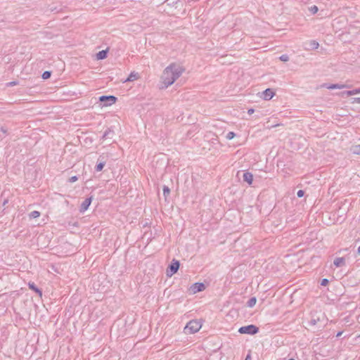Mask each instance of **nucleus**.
I'll return each mask as SVG.
<instances>
[{
	"label": "nucleus",
	"instance_id": "obj_25",
	"mask_svg": "<svg viewBox=\"0 0 360 360\" xmlns=\"http://www.w3.org/2000/svg\"><path fill=\"white\" fill-rule=\"evenodd\" d=\"M279 59L281 60V61H283V62H287L289 60V56L286 54H283V55H281L280 57H279Z\"/></svg>",
	"mask_w": 360,
	"mask_h": 360
},
{
	"label": "nucleus",
	"instance_id": "obj_29",
	"mask_svg": "<svg viewBox=\"0 0 360 360\" xmlns=\"http://www.w3.org/2000/svg\"><path fill=\"white\" fill-rule=\"evenodd\" d=\"M329 281L327 278H323L321 281V285L323 286H326L328 284Z\"/></svg>",
	"mask_w": 360,
	"mask_h": 360
},
{
	"label": "nucleus",
	"instance_id": "obj_14",
	"mask_svg": "<svg viewBox=\"0 0 360 360\" xmlns=\"http://www.w3.org/2000/svg\"><path fill=\"white\" fill-rule=\"evenodd\" d=\"M108 49L100 51L96 53V58L98 60H103L107 58Z\"/></svg>",
	"mask_w": 360,
	"mask_h": 360
},
{
	"label": "nucleus",
	"instance_id": "obj_11",
	"mask_svg": "<svg viewBox=\"0 0 360 360\" xmlns=\"http://www.w3.org/2000/svg\"><path fill=\"white\" fill-rule=\"evenodd\" d=\"M114 131L110 128H108L102 136L103 140L112 139L114 136Z\"/></svg>",
	"mask_w": 360,
	"mask_h": 360
},
{
	"label": "nucleus",
	"instance_id": "obj_23",
	"mask_svg": "<svg viewBox=\"0 0 360 360\" xmlns=\"http://www.w3.org/2000/svg\"><path fill=\"white\" fill-rule=\"evenodd\" d=\"M309 11L312 13V14H315L318 12L319 11V8L316 6H312L311 7L309 8Z\"/></svg>",
	"mask_w": 360,
	"mask_h": 360
},
{
	"label": "nucleus",
	"instance_id": "obj_1",
	"mask_svg": "<svg viewBox=\"0 0 360 360\" xmlns=\"http://www.w3.org/2000/svg\"><path fill=\"white\" fill-rule=\"evenodd\" d=\"M184 68L176 63H171L164 70L161 76L162 83L164 84L162 88H167L182 75Z\"/></svg>",
	"mask_w": 360,
	"mask_h": 360
},
{
	"label": "nucleus",
	"instance_id": "obj_17",
	"mask_svg": "<svg viewBox=\"0 0 360 360\" xmlns=\"http://www.w3.org/2000/svg\"><path fill=\"white\" fill-rule=\"evenodd\" d=\"M105 165V162L101 160L99 163H98L95 167V170L96 172H101L103 170L104 166Z\"/></svg>",
	"mask_w": 360,
	"mask_h": 360
},
{
	"label": "nucleus",
	"instance_id": "obj_15",
	"mask_svg": "<svg viewBox=\"0 0 360 360\" xmlns=\"http://www.w3.org/2000/svg\"><path fill=\"white\" fill-rule=\"evenodd\" d=\"M139 78V74L137 72H132L129 74L128 77L125 79L124 82H133Z\"/></svg>",
	"mask_w": 360,
	"mask_h": 360
},
{
	"label": "nucleus",
	"instance_id": "obj_26",
	"mask_svg": "<svg viewBox=\"0 0 360 360\" xmlns=\"http://www.w3.org/2000/svg\"><path fill=\"white\" fill-rule=\"evenodd\" d=\"M351 103H352V104H354V103L360 104V97L352 98L351 99Z\"/></svg>",
	"mask_w": 360,
	"mask_h": 360
},
{
	"label": "nucleus",
	"instance_id": "obj_20",
	"mask_svg": "<svg viewBox=\"0 0 360 360\" xmlns=\"http://www.w3.org/2000/svg\"><path fill=\"white\" fill-rule=\"evenodd\" d=\"M51 75V71H44L42 73L41 77H42V78L44 79H47L50 78Z\"/></svg>",
	"mask_w": 360,
	"mask_h": 360
},
{
	"label": "nucleus",
	"instance_id": "obj_30",
	"mask_svg": "<svg viewBox=\"0 0 360 360\" xmlns=\"http://www.w3.org/2000/svg\"><path fill=\"white\" fill-rule=\"evenodd\" d=\"M304 195V191L303 190H299L297 193V195L298 198H302Z\"/></svg>",
	"mask_w": 360,
	"mask_h": 360
},
{
	"label": "nucleus",
	"instance_id": "obj_18",
	"mask_svg": "<svg viewBox=\"0 0 360 360\" xmlns=\"http://www.w3.org/2000/svg\"><path fill=\"white\" fill-rule=\"evenodd\" d=\"M257 302V298L255 297H251L248 302H247V304L246 305L248 307H253L255 304Z\"/></svg>",
	"mask_w": 360,
	"mask_h": 360
},
{
	"label": "nucleus",
	"instance_id": "obj_22",
	"mask_svg": "<svg viewBox=\"0 0 360 360\" xmlns=\"http://www.w3.org/2000/svg\"><path fill=\"white\" fill-rule=\"evenodd\" d=\"M170 193V189L168 186H164L163 187V195L165 198Z\"/></svg>",
	"mask_w": 360,
	"mask_h": 360
},
{
	"label": "nucleus",
	"instance_id": "obj_16",
	"mask_svg": "<svg viewBox=\"0 0 360 360\" xmlns=\"http://www.w3.org/2000/svg\"><path fill=\"white\" fill-rule=\"evenodd\" d=\"M345 263V260L343 257H337L334 259L333 264L336 267L343 266Z\"/></svg>",
	"mask_w": 360,
	"mask_h": 360
},
{
	"label": "nucleus",
	"instance_id": "obj_9",
	"mask_svg": "<svg viewBox=\"0 0 360 360\" xmlns=\"http://www.w3.org/2000/svg\"><path fill=\"white\" fill-rule=\"evenodd\" d=\"M322 86L326 87L328 89H342L350 87L349 85L344 84H323Z\"/></svg>",
	"mask_w": 360,
	"mask_h": 360
},
{
	"label": "nucleus",
	"instance_id": "obj_35",
	"mask_svg": "<svg viewBox=\"0 0 360 360\" xmlns=\"http://www.w3.org/2000/svg\"><path fill=\"white\" fill-rule=\"evenodd\" d=\"M245 360H252V358H251V355L250 354H248V355L246 356Z\"/></svg>",
	"mask_w": 360,
	"mask_h": 360
},
{
	"label": "nucleus",
	"instance_id": "obj_8",
	"mask_svg": "<svg viewBox=\"0 0 360 360\" xmlns=\"http://www.w3.org/2000/svg\"><path fill=\"white\" fill-rule=\"evenodd\" d=\"M205 289V285L203 283H195L191 286L190 288L193 294L203 291Z\"/></svg>",
	"mask_w": 360,
	"mask_h": 360
},
{
	"label": "nucleus",
	"instance_id": "obj_6",
	"mask_svg": "<svg viewBox=\"0 0 360 360\" xmlns=\"http://www.w3.org/2000/svg\"><path fill=\"white\" fill-rule=\"evenodd\" d=\"M319 46V44L315 40L306 41L303 44L304 49L307 51L317 49Z\"/></svg>",
	"mask_w": 360,
	"mask_h": 360
},
{
	"label": "nucleus",
	"instance_id": "obj_12",
	"mask_svg": "<svg viewBox=\"0 0 360 360\" xmlns=\"http://www.w3.org/2000/svg\"><path fill=\"white\" fill-rule=\"evenodd\" d=\"M243 179L244 181H246L249 185H251L253 181V175L252 173L246 172L243 173Z\"/></svg>",
	"mask_w": 360,
	"mask_h": 360
},
{
	"label": "nucleus",
	"instance_id": "obj_28",
	"mask_svg": "<svg viewBox=\"0 0 360 360\" xmlns=\"http://www.w3.org/2000/svg\"><path fill=\"white\" fill-rule=\"evenodd\" d=\"M78 180L77 176H72L69 179L70 183H74Z\"/></svg>",
	"mask_w": 360,
	"mask_h": 360
},
{
	"label": "nucleus",
	"instance_id": "obj_38",
	"mask_svg": "<svg viewBox=\"0 0 360 360\" xmlns=\"http://www.w3.org/2000/svg\"><path fill=\"white\" fill-rule=\"evenodd\" d=\"M16 84H17V82H10L8 84H9V86H14V85H15Z\"/></svg>",
	"mask_w": 360,
	"mask_h": 360
},
{
	"label": "nucleus",
	"instance_id": "obj_31",
	"mask_svg": "<svg viewBox=\"0 0 360 360\" xmlns=\"http://www.w3.org/2000/svg\"><path fill=\"white\" fill-rule=\"evenodd\" d=\"M319 320L318 319H311L309 321V325L310 326H315L317 323V321Z\"/></svg>",
	"mask_w": 360,
	"mask_h": 360
},
{
	"label": "nucleus",
	"instance_id": "obj_7",
	"mask_svg": "<svg viewBox=\"0 0 360 360\" xmlns=\"http://www.w3.org/2000/svg\"><path fill=\"white\" fill-rule=\"evenodd\" d=\"M93 200V196H90L89 198H86L81 204L79 207V212L81 213H84L85 211H86L90 206L91 202Z\"/></svg>",
	"mask_w": 360,
	"mask_h": 360
},
{
	"label": "nucleus",
	"instance_id": "obj_27",
	"mask_svg": "<svg viewBox=\"0 0 360 360\" xmlns=\"http://www.w3.org/2000/svg\"><path fill=\"white\" fill-rule=\"evenodd\" d=\"M353 153L355 154H360V146H356L353 149Z\"/></svg>",
	"mask_w": 360,
	"mask_h": 360
},
{
	"label": "nucleus",
	"instance_id": "obj_40",
	"mask_svg": "<svg viewBox=\"0 0 360 360\" xmlns=\"http://www.w3.org/2000/svg\"><path fill=\"white\" fill-rule=\"evenodd\" d=\"M288 360H295V359H288Z\"/></svg>",
	"mask_w": 360,
	"mask_h": 360
},
{
	"label": "nucleus",
	"instance_id": "obj_19",
	"mask_svg": "<svg viewBox=\"0 0 360 360\" xmlns=\"http://www.w3.org/2000/svg\"><path fill=\"white\" fill-rule=\"evenodd\" d=\"M29 216H30V218H31V219H35L40 216V212L34 210V211L31 212L30 213Z\"/></svg>",
	"mask_w": 360,
	"mask_h": 360
},
{
	"label": "nucleus",
	"instance_id": "obj_24",
	"mask_svg": "<svg viewBox=\"0 0 360 360\" xmlns=\"http://www.w3.org/2000/svg\"><path fill=\"white\" fill-rule=\"evenodd\" d=\"M236 136V134L233 132V131H229L226 136V138L228 139V140H231L232 139H233Z\"/></svg>",
	"mask_w": 360,
	"mask_h": 360
},
{
	"label": "nucleus",
	"instance_id": "obj_39",
	"mask_svg": "<svg viewBox=\"0 0 360 360\" xmlns=\"http://www.w3.org/2000/svg\"><path fill=\"white\" fill-rule=\"evenodd\" d=\"M357 252L360 255V246L358 248Z\"/></svg>",
	"mask_w": 360,
	"mask_h": 360
},
{
	"label": "nucleus",
	"instance_id": "obj_32",
	"mask_svg": "<svg viewBox=\"0 0 360 360\" xmlns=\"http://www.w3.org/2000/svg\"><path fill=\"white\" fill-rule=\"evenodd\" d=\"M1 131L4 134V136L7 134V129L4 127H1Z\"/></svg>",
	"mask_w": 360,
	"mask_h": 360
},
{
	"label": "nucleus",
	"instance_id": "obj_5",
	"mask_svg": "<svg viewBox=\"0 0 360 360\" xmlns=\"http://www.w3.org/2000/svg\"><path fill=\"white\" fill-rule=\"evenodd\" d=\"M179 266L180 262L178 260L173 259L167 269V275L171 276L176 274L178 271Z\"/></svg>",
	"mask_w": 360,
	"mask_h": 360
},
{
	"label": "nucleus",
	"instance_id": "obj_37",
	"mask_svg": "<svg viewBox=\"0 0 360 360\" xmlns=\"http://www.w3.org/2000/svg\"><path fill=\"white\" fill-rule=\"evenodd\" d=\"M342 333H343L342 331H340V332H338V333L336 334V337H337V338L340 337V336L342 335Z\"/></svg>",
	"mask_w": 360,
	"mask_h": 360
},
{
	"label": "nucleus",
	"instance_id": "obj_13",
	"mask_svg": "<svg viewBox=\"0 0 360 360\" xmlns=\"http://www.w3.org/2000/svg\"><path fill=\"white\" fill-rule=\"evenodd\" d=\"M28 286H29V288L32 290L33 291H34L35 292H37V294H39V296H41L42 295V292L41 290L38 288L37 287V285L34 284V283L33 282H30L28 283Z\"/></svg>",
	"mask_w": 360,
	"mask_h": 360
},
{
	"label": "nucleus",
	"instance_id": "obj_10",
	"mask_svg": "<svg viewBox=\"0 0 360 360\" xmlns=\"http://www.w3.org/2000/svg\"><path fill=\"white\" fill-rule=\"evenodd\" d=\"M275 93L271 89H266L262 92V98L266 101L271 100L274 96Z\"/></svg>",
	"mask_w": 360,
	"mask_h": 360
},
{
	"label": "nucleus",
	"instance_id": "obj_36",
	"mask_svg": "<svg viewBox=\"0 0 360 360\" xmlns=\"http://www.w3.org/2000/svg\"><path fill=\"white\" fill-rule=\"evenodd\" d=\"M8 199H4L2 202V206L4 207L8 203Z\"/></svg>",
	"mask_w": 360,
	"mask_h": 360
},
{
	"label": "nucleus",
	"instance_id": "obj_21",
	"mask_svg": "<svg viewBox=\"0 0 360 360\" xmlns=\"http://www.w3.org/2000/svg\"><path fill=\"white\" fill-rule=\"evenodd\" d=\"M341 94L342 96H344L345 95H346L347 96H350L354 95V90L352 89V90L343 91L341 93Z\"/></svg>",
	"mask_w": 360,
	"mask_h": 360
},
{
	"label": "nucleus",
	"instance_id": "obj_2",
	"mask_svg": "<svg viewBox=\"0 0 360 360\" xmlns=\"http://www.w3.org/2000/svg\"><path fill=\"white\" fill-rule=\"evenodd\" d=\"M202 327V323L200 320L193 319L190 321L184 327L185 334H193L197 333Z\"/></svg>",
	"mask_w": 360,
	"mask_h": 360
},
{
	"label": "nucleus",
	"instance_id": "obj_33",
	"mask_svg": "<svg viewBox=\"0 0 360 360\" xmlns=\"http://www.w3.org/2000/svg\"><path fill=\"white\" fill-rule=\"evenodd\" d=\"M353 90H354V95L360 94V87L359 88H356V89H354Z\"/></svg>",
	"mask_w": 360,
	"mask_h": 360
},
{
	"label": "nucleus",
	"instance_id": "obj_4",
	"mask_svg": "<svg viewBox=\"0 0 360 360\" xmlns=\"http://www.w3.org/2000/svg\"><path fill=\"white\" fill-rule=\"evenodd\" d=\"M117 100V97H115L114 96H111V95H109V96L103 95V96H101L99 97V101L101 103H103L104 106H110V105L115 103Z\"/></svg>",
	"mask_w": 360,
	"mask_h": 360
},
{
	"label": "nucleus",
	"instance_id": "obj_3",
	"mask_svg": "<svg viewBox=\"0 0 360 360\" xmlns=\"http://www.w3.org/2000/svg\"><path fill=\"white\" fill-rule=\"evenodd\" d=\"M240 334L255 335L259 332V328L255 325L242 326L238 329Z\"/></svg>",
	"mask_w": 360,
	"mask_h": 360
},
{
	"label": "nucleus",
	"instance_id": "obj_34",
	"mask_svg": "<svg viewBox=\"0 0 360 360\" xmlns=\"http://www.w3.org/2000/svg\"><path fill=\"white\" fill-rule=\"evenodd\" d=\"M255 112V110H254L253 108H250V109H249V110H248V113L249 115H252V114H253V112Z\"/></svg>",
	"mask_w": 360,
	"mask_h": 360
}]
</instances>
